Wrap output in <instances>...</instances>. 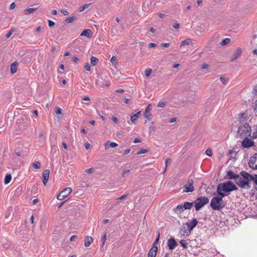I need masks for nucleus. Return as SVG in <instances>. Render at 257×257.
Wrapping results in <instances>:
<instances>
[{
  "label": "nucleus",
  "instance_id": "31",
  "mask_svg": "<svg viewBox=\"0 0 257 257\" xmlns=\"http://www.w3.org/2000/svg\"><path fill=\"white\" fill-rule=\"evenodd\" d=\"M91 5V3L86 4L83 5L80 8L79 11L80 12L84 11L86 9L88 8Z\"/></svg>",
  "mask_w": 257,
  "mask_h": 257
},
{
  "label": "nucleus",
  "instance_id": "37",
  "mask_svg": "<svg viewBox=\"0 0 257 257\" xmlns=\"http://www.w3.org/2000/svg\"><path fill=\"white\" fill-rule=\"evenodd\" d=\"M149 152V150L146 149H141L140 151L137 152V155L144 154Z\"/></svg>",
  "mask_w": 257,
  "mask_h": 257
},
{
  "label": "nucleus",
  "instance_id": "26",
  "mask_svg": "<svg viewBox=\"0 0 257 257\" xmlns=\"http://www.w3.org/2000/svg\"><path fill=\"white\" fill-rule=\"evenodd\" d=\"M76 19H77L76 16L69 17L65 19V22L66 23L70 24V23H73V21Z\"/></svg>",
  "mask_w": 257,
  "mask_h": 257
},
{
  "label": "nucleus",
  "instance_id": "59",
  "mask_svg": "<svg viewBox=\"0 0 257 257\" xmlns=\"http://www.w3.org/2000/svg\"><path fill=\"white\" fill-rule=\"evenodd\" d=\"M176 120H177V118H176V117H173V118H171V119L169 120V122L170 123H173V122H176Z\"/></svg>",
  "mask_w": 257,
  "mask_h": 257
},
{
  "label": "nucleus",
  "instance_id": "33",
  "mask_svg": "<svg viewBox=\"0 0 257 257\" xmlns=\"http://www.w3.org/2000/svg\"><path fill=\"white\" fill-rule=\"evenodd\" d=\"M172 163V159H170V158H168L165 161V169H164V173L166 170H167V167L168 166V164H170L171 163Z\"/></svg>",
  "mask_w": 257,
  "mask_h": 257
},
{
  "label": "nucleus",
  "instance_id": "35",
  "mask_svg": "<svg viewBox=\"0 0 257 257\" xmlns=\"http://www.w3.org/2000/svg\"><path fill=\"white\" fill-rule=\"evenodd\" d=\"M110 62H111L112 64L113 65H116L118 64V60L116 57L112 56L110 59Z\"/></svg>",
  "mask_w": 257,
  "mask_h": 257
},
{
  "label": "nucleus",
  "instance_id": "24",
  "mask_svg": "<svg viewBox=\"0 0 257 257\" xmlns=\"http://www.w3.org/2000/svg\"><path fill=\"white\" fill-rule=\"evenodd\" d=\"M194 204V202H185L182 207H184V210L190 209Z\"/></svg>",
  "mask_w": 257,
  "mask_h": 257
},
{
  "label": "nucleus",
  "instance_id": "61",
  "mask_svg": "<svg viewBox=\"0 0 257 257\" xmlns=\"http://www.w3.org/2000/svg\"><path fill=\"white\" fill-rule=\"evenodd\" d=\"M15 6H16V5L15 4V3H13L11 4L10 6V10H12L13 9H14L15 8Z\"/></svg>",
  "mask_w": 257,
  "mask_h": 257
},
{
  "label": "nucleus",
  "instance_id": "42",
  "mask_svg": "<svg viewBox=\"0 0 257 257\" xmlns=\"http://www.w3.org/2000/svg\"><path fill=\"white\" fill-rule=\"evenodd\" d=\"M205 154L206 155H207L209 157H211L212 155V150L210 149H208L205 151Z\"/></svg>",
  "mask_w": 257,
  "mask_h": 257
},
{
  "label": "nucleus",
  "instance_id": "62",
  "mask_svg": "<svg viewBox=\"0 0 257 257\" xmlns=\"http://www.w3.org/2000/svg\"><path fill=\"white\" fill-rule=\"evenodd\" d=\"M112 120L114 122V123H117L118 121V120L117 119V117H115V116H113L112 118Z\"/></svg>",
  "mask_w": 257,
  "mask_h": 257
},
{
  "label": "nucleus",
  "instance_id": "21",
  "mask_svg": "<svg viewBox=\"0 0 257 257\" xmlns=\"http://www.w3.org/2000/svg\"><path fill=\"white\" fill-rule=\"evenodd\" d=\"M150 111V105H149L145 109V111L144 113L145 117L146 118L149 120H151V114L149 113Z\"/></svg>",
  "mask_w": 257,
  "mask_h": 257
},
{
  "label": "nucleus",
  "instance_id": "4",
  "mask_svg": "<svg viewBox=\"0 0 257 257\" xmlns=\"http://www.w3.org/2000/svg\"><path fill=\"white\" fill-rule=\"evenodd\" d=\"M237 133L241 138L246 137L251 138V132L250 126L247 122L241 123L238 127Z\"/></svg>",
  "mask_w": 257,
  "mask_h": 257
},
{
  "label": "nucleus",
  "instance_id": "46",
  "mask_svg": "<svg viewBox=\"0 0 257 257\" xmlns=\"http://www.w3.org/2000/svg\"><path fill=\"white\" fill-rule=\"evenodd\" d=\"M94 169L93 168L87 169L85 170V172L87 173L91 174L93 172Z\"/></svg>",
  "mask_w": 257,
  "mask_h": 257
},
{
  "label": "nucleus",
  "instance_id": "36",
  "mask_svg": "<svg viewBox=\"0 0 257 257\" xmlns=\"http://www.w3.org/2000/svg\"><path fill=\"white\" fill-rule=\"evenodd\" d=\"M152 72V69L151 68L147 69L145 71V75L146 77H149L150 76Z\"/></svg>",
  "mask_w": 257,
  "mask_h": 257
},
{
  "label": "nucleus",
  "instance_id": "2",
  "mask_svg": "<svg viewBox=\"0 0 257 257\" xmlns=\"http://www.w3.org/2000/svg\"><path fill=\"white\" fill-rule=\"evenodd\" d=\"M241 177L235 181V184L241 189H248L251 187V175L242 171L240 172Z\"/></svg>",
  "mask_w": 257,
  "mask_h": 257
},
{
  "label": "nucleus",
  "instance_id": "56",
  "mask_svg": "<svg viewBox=\"0 0 257 257\" xmlns=\"http://www.w3.org/2000/svg\"><path fill=\"white\" fill-rule=\"evenodd\" d=\"M130 151H131V149H127L125 150L123 153V155L124 156V155L128 154L130 152Z\"/></svg>",
  "mask_w": 257,
  "mask_h": 257
},
{
  "label": "nucleus",
  "instance_id": "16",
  "mask_svg": "<svg viewBox=\"0 0 257 257\" xmlns=\"http://www.w3.org/2000/svg\"><path fill=\"white\" fill-rule=\"evenodd\" d=\"M50 171L49 169L45 170L43 173V182L44 185H46L49 177Z\"/></svg>",
  "mask_w": 257,
  "mask_h": 257
},
{
  "label": "nucleus",
  "instance_id": "6",
  "mask_svg": "<svg viewBox=\"0 0 257 257\" xmlns=\"http://www.w3.org/2000/svg\"><path fill=\"white\" fill-rule=\"evenodd\" d=\"M72 191L71 188L68 187L64 189L57 196L59 200H62L67 197Z\"/></svg>",
  "mask_w": 257,
  "mask_h": 257
},
{
  "label": "nucleus",
  "instance_id": "43",
  "mask_svg": "<svg viewBox=\"0 0 257 257\" xmlns=\"http://www.w3.org/2000/svg\"><path fill=\"white\" fill-rule=\"evenodd\" d=\"M15 32V30L14 29H11L9 32L6 35V38H9L11 35L13 34V33Z\"/></svg>",
  "mask_w": 257,
  "mask_h": 257
},
{
  "label": "nucleus",
  "instance_id": "18",
  "mask_svg": "<svg viewBox=\"0 0 257 257\" xmlns=\"http://www.w3.org/2000/svg\"><path fill=\"white\" fill-rule=\"evenodd\" d=\"M80 36H84L88 38H90L92 36V33L90 29H85L83 31V32L81 33Z\"/></svg>",
  "mask_w": 257,
  "mask_h": 257
},
{
  "label": "nucleus",
  "instance_id": "10",
  "mask_svg": "<svg viewBox=\"0 0 257 257\" xmlns=\"http://www.w3.org/2000/svg\"><path fill=\"white\" fill-rule=\"evenodd\" d=\"M248 166L252 169H257V153L250 158Z\"/></svg>",
  "mask_w": 257,
  "mask_h": 257
},
{
  "label": "nucleus",
  "instance_id": "40",
  "mask_svg": "<svg viewBox=\"0 0 257 257\" xmlns=\"http://www.w3.org/2000/svg\"><path fill=\"white\" fill-rule=\"evenodd\" d=\"M220 80L224 85H226L228 81V79L227 78L223 77H220Z\"/></svg>",
  "mask_w": 257,
  "mask_h": 257
},
{
  "label": "nucleus",
  "instance_id": "49",
  "mask_svg": "<svg viewBox=\"0 0 257 257\" xmlns=\"http://www.w3.org/2000/svg\"><path fill=\"white\" fill-rule=\"evenodd\" d=\"M131 172V170L130 169H127V170H124L122 173V176L123 177H125V175L126 174H127V173H129L130 172Z\"/></svg>",
  "mask_w": 257,
  "mask_h": 257
},
{
  "label": "nucleus",
  "instance_id": "1",
  "mask_svg": "<svg viewBox=\"0 0 257 257\" xmlns=\"http://www.w3.org/2000/svg\"><path fill=\"white\" fill-rule=\"evenodd\" d=\"M237 190V187L231 181L220 183L217 186L216 192L218 196L225 197L233 191Z\"/></svg>",
  "mask_w": 257,
  "mask_h": 257
},
{
  "label": "nucleus",
  "instance_id": "39",
  "mask_svg": "<svg viewBox=\"0 0 257 257\" xmlns=\"http://www.w3.org/2000/svg\"><path fill=\"white\" fill-rule=\"evenodd\" d=\"M251 181H252L255 185L257 186V174L251 175Z\"/></svg>",
  "mask_w": 257,
  "mask_h": 257
},
{
  "label": "nucleus",
  "instance_id": "3",
  "mask_svg": "<svg viewBox=\"0 0 257 257\" xmlns=\"http://www.w3.org/2000/svg\"><path fill=\"white\" fill-rule=\"evenodd\" d=\"M224 197L218 196L213 197L210 202V207L214 210L220 211L225 206L223 203L222 198Z\"/></svg>",
  "mask_w": 257,
  "mask_h": 257
},
{
  "label": "nucleus",
  "instance_id": "45",
  "mask_svg": "<svg viewBox=\"0 0 257 257\" xmlns=\"http://www.w3.org/2000/svg\"><path fill=\"white\" fill-rule=\"evenodd\" d=\"M172 27L175 29H178L180 27L179 23H175L172 24Z\"/></svg>",
  "mask_w": 257,
  "mask_h": 257
},
{
  "label": "nucleus",
  "instance_id": "54",
  "mask_svg": "<svg viewBox=\"0 0 257 257\" xmlns=\"http://www.w3.org/2000/svg\"><path fill=\"white\" fill-rule=\"evenodd\" d=\"M161 45L163 47H168L170 46V44L169 43H162Z\"/></svg>",
  "mask_w": 257,
  "mask_h": 257
},
{
  "label": "nucleus",
  "instance_id": "38",
  "mask_svg": "<svg viewBox=\"0 0 257 257\" xmlns=\"http://www.w3.org/2000/svg\"><path fill=\"white\" fill-rule=\"evenodd\" d=\"M33 166L35 169H39L41 167V164L39 162H35L33 163Z\"/></svg>",
  "mask_w": 257,
  "mask_h": 257
},
{
  "label": "nucleus",
  "instance_id": "53",
  "mask_svg": "<svg viewBox=\"0 0 257 257\" xmlns=\"http://www.w3.org/2000/svg\"><path fill=\"white\" fill-rule=\"evenodd\" d=\"M62 112V109L60 108H57L56 110H55V113L57 114H60Z\"/></svg>",
  "mask_w": 257,
  "mask_h": 257
},
{
  "label": "nucleus",
  "instance_id": "57",
  "mask_svg": "<svg viewBox=\"0 0 257 257\" xmlns=\"http://www.w3.org/2000/svg\"><path fill=\"white\" fill-rule=\"evenodd\" d=\"M209 67V65L207 64H204L202 67H201V69H207Z\"/></svg>",
  "mask_w": 257,
  "mask_h": 257
},
{
  "label": "nucleus",
  "instance_id": "34",
  "mask_svg": "<svg viewBox=\"0 0 257 257\" xmlns=\"http://www.w3.org/2000/svg\"><path fill=\"white\" fill-rule=\"evenodd\" d=\"M180 244L184 248L186 249L188 247V243L185 240L181 239L180 241Z\"/></svg>",
  "mask_w": 257,
  "mask_h": 257
},
{
  "label": "nucleus",
  "instance_id": "25",
  "mask_svg": "<svg viewBox=\"0 0 257 257\" xmlns=\"http://www.w3.org/2000/svg\"><path fill=\"white\" fill-rule=\"evenodd\" d=\"M118 146L117 144L114 142H110L108 141L105 144V148L106 149H108L109 147L115 148Z\"/></svg>",
  "mask_w": 257,
  "mask_h": 257
},
{
  "label": "nucleus",
  "instance_id": "50",
  "mask_svg": "<svg viewBox=\"0 0 257 257\" xmlns=\"http://www.w3.org/2000/svg\"><path fill=\"white\" fill-rule=\"evenodd\" d=\"M60 12L64 15V16H67L69 14L67 10H61Z\"/></svg>",
  "mask_w": 257,
  "mask_h": 257
},
{
  "label": "nucleus",
  "instance_id": "17",
  "mask_svg": "<svg viewBox=\"0 0 257 257\" xmlns=\"http://www.w3.org/2000/svg\"><path fill=\"white\" fill-rule=\"evenodd\" d=\"M251 138L252 139H257V124H253L251 126Z\"/></svg>",
  "mask_w": 257,
  "mask_h": 257
},
{
  "label": "nucleus",
  "instance_id": "55",
  "mask_svg": "<svg viewBox=\"0 0 257 257\" xmlns=\"http://www.w3.org/2000/svg\"><path fill=\"white\" fill-rule=\"evenodd\" d=\"M253 110L255 113H257V99L255 101L254 106L253 107Z\"/></svg>",
  "mask_w": 257,
  "mask_h": 257
},
{
  "label": "nucleus",
  "instance_id": "8",
  "mask_svg": "<svg viewBox=\"0 0 257 257\" xmlns=\"http://www.w3.org/2000/svg\"><path fill=\"white\" fill-rule=\"evenodd\" d=\"M239 178V175L235 173L232 170H229L226 171L224 179L227 180H234L236 181Z\"/></svg>",
  "mask_w": 257,
  "mask_h": 257
},
{
  "label": "nucleus",
  "instance_id": "47",
  "mask_svg": "<svg viewBox=\"0 0 257 257\" xmlns=\"http://www.w3.org/2000/svg\"><path fill=\"white\" fill-rule=\"evenodd\" d=\"M84 68L87 71H90L91 70V67H90V66L89 64L88 63H86L84 66Z\"/></svg>",
  "mask_w": 257,
  "mask_h": 257
},
{
  "label": "nucleus",
  "instance_id": "30",
  "mask_svg": "<svg viewBox=\"0 0 257 257\" xmlns=\"http://www.w3.org/2000/svg\"><path fill=\"white\" fill-rule=\"evenodd\" d=\"M36 10V8H28L24 11V13L25 15H28L34 12Z\"/></svg>",
  "mask_w": 257,
  "mask_h": 257
},
{
  "label": "nucleus",
  "instance_id": "9",
  "mask_svg": "<svg viewBox=\"0 0 257 257\" xmlns=\"http://www.w3.org/2000/svg\"><path fill=\"white\" fill-rule=\"evenodd\" d=\"M193 183L194 181L192 179H188L186 185L184 186V189L183 191L187 193L194 191Z\"/></svg>",
  "mask_w": 257,
  "mask_h": 257
},
{
  "label": "nucleus",
  "instance_id": "5",
  "mask_svg": "<svg viewBox=\"0 0 257 257\" xmlns=\"http://www.w3.org/2000/svg\"><path fill=\"white\" fill-rule=\"evenodd\" d=\"M209 199L205 196H200L196 199L194 201L196 211L200 210L202 207L209 203Z\"/></svg>",
  "mask_w": 257,
  "mask_h": 257
},
{
  "label": "nucleus",
  "instance_id": "13",
  "mask_svg": "<svg viewBox=\"0 0 257 257\" xmlns=\"http://www.w3.org/2000/svg\"><path fill=\"white\" fill-rule=\"evenodd\" d=\"M180 229L181 236H184L185 234L186 236H189L191 233V231H189V229H188V226L186 225V223L183 224Z\"/></svg>",
  "mask_w": 257,
  "mask_h": 257
},
{
  "label": "nucleus",
  "instance_id": "12",
  "mask_svg": "<svg viewBox=\"0 0 257 257\" xmlns=\"http://www.w3.org/2000/svg\"><path fill=\"white\" fill-rule=\"evenodd\" d=\"M242 53V49L240 47H237L236 50L232 54V56L230 59V61L233 62L237 59Z\"/></svg>",
  "mask_w": 257,
  "mask_h": 257
},
{
  "label": "nucleus",
  "instance_id": "60",
  "mask_svg": "<svg viewBox=\"0 0 257 257\" xmlns=\"http://www.w3.org/2000/svg\"><path fill=\"white\" fill-rule=\"evenodd\" d=\"M141 142V140L138 138L135 139V140L133 141V142L134 143H138Z\"/></svg>",
  "mask_w": 257,
  "mask_h": 257
},
{
  "label": "nucleus",
  "instance_id": "27",
  "mask_svg": "<svg viewBox=\"0 0 257 257\" xmlns=\"http://www.w3.org/2000/svg\"><path fill=\"white\" fill-rule=\"evenodd\" d=\"M12 180V175L10 174H7L5 176L4 179V183L5 184H9Z\"/></svg>",
  "mask_w": 257,
  "mask_h": 257
},
{
  "label": "nucleus",
  "instance_id": "28",
  "mask_svg": "<svg viewBox=\"0 0 257 257\" xmlns=\"http://www.w3.org/2000/svg\"><path fill=\"white\" fill-rule=\"evenodd\" d=\"M192 43V40L191 39H187L181 42L180 46L183 45H188Z\"/></svg>",
  "mask_w": 257,
  "mask_h": 257
},
{
  "label": "nucleus",
  "instance_id": "48",
  "mask_svg": "<svg viewBox=\"0 0 257 257\" xmlns=\"http://www.w3.org/2000/svg\"><path fill=\"white\" fill-rule=\"evenodd\" d=\"M166 102H159L158 103L157 106L158 107H163L165 105Z\"/></svg>",
  "mask_w": 257,
  "mask_h": 257
},
{
  "label": "nucleus",
  "instance_id": "22",
  "mask_svg": "<svg viewBox=\"0 0 257 257\" xmlns=\"http://www.w3.org/2000/svg\"><path fill=\"white\" fill-rule=\"evenodd\" d=\"M182 206L183 205L182 204L178 205L175 208L173 209L174 212L176 213H182L184 210V208L183 207H182Z\"/></svg>",
  "mask_w": 257,
  "mask_h": 257
},
{
  "label": "nucleus",
  "instance_id": "64",
  "mask_svg": "<svg viewBox=\"0 0 257 257\" xmlns=\"http://www.w3.org/2000/svg\"><path fill=\"white\" fill-rule=\"evenodd\" d=\"M253 91L255 94H257V85H255L253 88Z\"/></svg>",
  "mask_w": 257,
  "mask_h": 257
},
{
  "label": "nucleus",
  "instance_id": "23",
  "mask_svg": "<svg viewBox=\"0 0 257 257\" xmlns=\"http://www.w3.org/2000/svg\"><path fill=\"white\" fill-rule=\"evenodd\" d=\"M141 115V112L138 111L137 113H136L135 114H133L131 117V120L133 123H135L138 119V118L139 117L140 115Z\"/></svg>",
  "mask_w": 257,
  "mask_h": 257
},
{
  "label": "nucleus",
  "instance_id": "63",
  "mask_svg": "<svg viewBox=\"0 0 257 257\" xmlns=\"http://www.w3.org/2000/svg\"><path fill=\"white\" fill-rule=\"evenodd\" d=\"M83 100H85V101H90V98L88 96H85L83 98Z\"/></svg>",
  "mask_w": 257,
  "mask_h": 257
},
{
  "label": "nucleus",
  "instance_id": "52",
  "mask_svg": "<svg viewBox=\"0 0 257 257\" xmlns=\"http://www.w3.org/2000/svg\"><path fill=\"white\" fill-rule=\"evenodd\" d=\"M55 23L51 20H48V25L50 27H52L55 25Z\"/></svg>",
  "mask_w": 257,
  "mask_h": 257
},
{
  "label": "nucleus",
  "instance_id": "20",
  "mask_svg": "<svg viewBox=\"0 0 257 257\" xmlns=\"http://www.w3.org/2000/svg\"><path fill=\"white\" fill-rule=\"evenodd\" d=\"M93 241V238L91 236H86L85 237L84 246L85 247H88L90 245Z\"/></svg>",
  "mask_w": 257,
  "mask_h": 257
},
{
  "label": "nucleus",
  "instance_id": "51",
  "mask_svg": "<svg viewBox=\"0 0 257 257\" xmlns=\"http://www.w3.org/2000/svg\"><path fill=\"white\" fill-rule=\"evenodd\" d=\"M127 194H124V195L121 196L120 197H118V198H117V200H121L124 199L127 197Z\"/></svg>",
  "mask_w": 257,
  "mask_h": 257
},
{
  "label": "nucleus",
  "instance_id": "14",
  "mask_svg": "<svg viewBox=\"0 0 257 257\" xmlns=\"http://www.w3.org/2000/svg\"><path fill=\"white\" fill-rule=\"evenodd\" d=\"M197 224L198 221L196 218H193L190 222L186 223V225H187L189 231H191L196 226Z\"/></svg>",
  "mask_w": 257,
  "mask_h": 257
},
{
  "label": "nucleus",
  "instance_id": "19",
  "mask_svg": "<svg viewBox=\"0 0 257 257\" xmlns=\"http://www.w3.org/2000/svg\"><path fill=\"white\" fill-rule=\"evenodd\" d=\"M18 63L16 61L12 63L11 65V72L12 74H14L16 73L18 69Z\"/></svg>",
  "mask_w": 257,
  "mask_h": 257
},
{
  "label": "nucleus",
  "instance_id": "32",
  "mask_svg": "<svg viewBox=\"0 0 257 257\" xmlns=\"http://www.w3.org/2000/svg\"><path fill=\"white\" fill-rule=\"evenodd\" d=\"M230 42V39L228 38L223 39L220 43V44L221 46H224L228 44Z\"/></svg>",
  "mask_w": 257,
  "mask_h": 257
},
{
  "label": "nucleus",
  "instance_id": "11",
  "mask_svg": "<svg viewBox=\"0 0 257 257\" xmlns=\"http://www.w3.org/2000/svg\"><path fill=\"white\" fill-rule=\"evenodd\" d=\"M167 245L170 250H173L177 246L178 243L173 237H171L167 241Z\"/></svg>",
  "mask_w": 257,
  "mask_h": 257
},
{
  "label": "nucleus",
  "instance_id": "15",
  "mask_svg": "<svg viewBox=\"0 0 257 257\" xmlns=\"http://www.w3.org/2000/svg\"><path fill=\"white\" fill-rule=\"evenodd\" d=\"M158 251V247L157 246H152L150 249L148 256V257H156Z\"/></svg>",
  "mask_w": 257,
  "mask_h": 257
},
{
  "label": "nucleus",
  "instance_id": "41",
  "mask_svg": "<svg viewBox=\"0 0 257 257\" xmlns=\"http://www.w3.org/2000/svg\"><path fill=\"white\" fill-rule=\"evenodd\" d=\"M160 232H158V236H157V238L155 239L153 244L152 246H157V243H158V241L159 240V238H160Z\"/></svg>",
  "mask_w": 257,
  "mask_h": 257
},
{
  "label": "nucleus",
  "instance_id": "58",
  "mask_svg": "<svg viewBox=\"0 0 257 257\" xmlns=\"http://www.w3.org/2000/svg\"><path fill=\"white\" fill-rule=\"evenodd\" d=\"M157 46V44L154 43H150L149 45L150 48H154Z\"/></svg>",
  "mask_w": 257,
  "mask_h": 257
},
{
  "label": "nucleus",
  "instance_id": "29",
  "mask_svg": "<svg viewBox=\"0 0 257 257\" xmlns=\"http://www.w3.org/2000/svg\"><path fill=\"white\" fill-rule=\"evenodd\" d=\"M99 60L97 58L92 56L91 57V64L93 66L96 65L98 63Z\"/></svg>",
  "mask_w": 257,
  "mask_h": 257
},
{
  "label": "nucleus",
  "instance_id": "44",
  "mask_svg": "<svg viewBox=\"0 0 257 257\" xmlns=\"http://www.w3.org/2000/svg\"><path fill=\"white\" fill-rule=\"evenodd\" d=\"M106 233H105V234L102 236L101 239V241L102 242V245H103L106 241Z\"/></svg>",
  "mask_w": 257,
  "mask_h": 257
},
{
  "label": "nucleus",
  "instance_id": "7",
  "mask_svg": "<svg viewBox=\"0 0 257 257\" xmlns=\"http://www.w3.org/2000/svg\"><path fill=\"white\" fill-rule=\"evenodd\" d=\"M248 137H244L241 142V145L244 148H249L254 146V141L251 140L252 138H249Z\"/></svg>",
  "mask_w": 257,
  "mask_h": 257
}]
</instances>
